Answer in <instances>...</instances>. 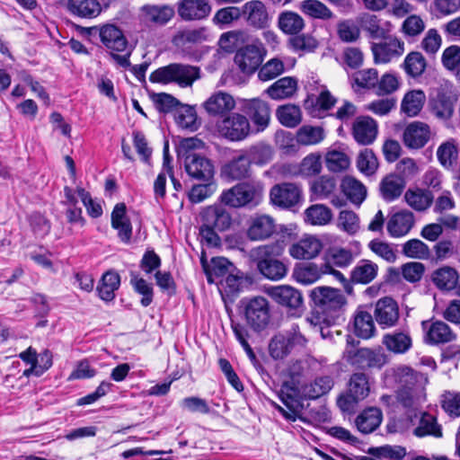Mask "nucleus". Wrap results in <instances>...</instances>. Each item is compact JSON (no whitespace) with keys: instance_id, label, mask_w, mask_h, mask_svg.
<instances>
[{"instance_id":"1","label":"nucleus","mask_w":460,"mask_h":460,"mask_svg":"<svg viewBox=\"0 0 460 460\" xmlns=\"http://www.w3.org/2000/svg\"><path fill=\"white\" fill-rule=\"evenodd\" d=\"M199 217L202 239L210 246L219 245L221 239L217 233L227 231L233 224L230 211L221 204H215L202 208Z\"/></svg>"},{"instance_id":"2","label":"nucleus","mask_w":460,"mask_h":460,"mask_svg":"<svg viewBox=\"0 0 460 460\" xmlns=\"http://www.w3.org/2000/svg\"><path fill=\"white\" fill-rule=\"evenodd\" d=\"M284 247L280 243L260 245L251 251L259 272L268 279L278 281L288 274V266L277 257L282 255Z\"/></svg>"},{"instance_id":"3","label":"nucleus","mask_w":460,"mask_h":460,"mask_svg":"<svg viewBox=\"0 0 460 460\" xmlns=\"http://www.w3.org/2000/svg\"><path fill=\"white\" fill-rule=\"evenodd\" d=\"M309 298L314 310L323 315V322L327 325L334 323L347 303L340 289L327 286H319L311 289Z\"/></svg>"},{"instance_id":"4","label":"nucleus","mask_w":460,"mask_h":460,"mask_svg":"<svg viewBox=\"0 0 460 460\" xmlns=\"http://www.w3.org/2000/svg\"><path fill=\"white\" fill-rule=\"evenodd\" d=\"M263 184L260 181H243L224 190L220 196L223 204L234 208H253L262 200Z\"/></svg>"},{"instance_id":"5","label":"nucleus","mask_w":460,"mask_h":460,"mask_svg":"<svg viewBox=\"0 0 460 460\" xmlns=\"http://www.w3.org/2000/svg\"><path fill=\"white\" fill-rule=\"evenodd\" d=\"M307 342L298 324H292L289 329L271 337L268 346L269 354L274 360H283L293 352L305 349Z\"/></svg>"},{"instance_id":"6","label":"nucleus","mask_w":460,"mask_h":460,"mask_svg":"<svg viewBox=\"0 0 460 460\" xmlns=\"http://www.w3.org/2000/svg\"><path fill=\"white\" fill-rule=\"evenodd\" d=\"M359 341L350 336L347 338V347L343 352V358L349 365L359 368H382L387 362L386 355L380 349L360 348L355 349Z\"/></svg>"},{"instance_id":"7","label":"nucleus","mask_w":460,"mask_h":460,"mask_svg":"<svg viewBox=\"0 0 460 460\" xmlns=\"http://www.w3.org/2000/svg\"><path fill=\"white\" fill-rule=\"evenodd\" d=\"M198 78H199V67L180 63H172L159 67L149 76L152 83L164 84L175 83L181 87L192 85Z\"/></svg>"},{"instance_id":"8","label":"nucleus","mask_w":460,"mask_h":460,"mask_svg":"<svg viewBox=\"0 0 460 460\" xmlns=\"http://www.w3.org/2000/svg\"><path fill=\"white\" fill-rule=\"evenodd\" d=\"M266 55L267 49L264 45L256 41L238 49L234 61L242 73L252 75L259 70Z\"/></svg>"},{"instance_id":"9","label":"nucleus","mask_w":460,"mask_h":460,"mask_svg":"<svg viewBox=\"0 0 460 460\" xmlns=\"http://www.w3.org/2000/svg\"><path fill=\"white\" fill-rule=\"evenodd\" d=\"M216 129L220 137L227 140L241 141L249 136L251 126L244 115L232 113L217 121Z\"/></svg>"},{"instance_id":"10","label":"nucleus","mask_w":460,"mask_h":460,"mask_svg":"<svg viewBox=\"0 0 460 460\" xmlns=\"http://www.w3.org/2000/svg\"><path fill=\"white\" fill-rule=\"evenodd\" d=\"M270 199L273 206L292 209L303 200V190L300 185L293 182H282L271 187Z\"/></svg>"},{"instance_id":"11","label":"nucleus","mask_w":460,"mask_h":460,"mask_svg":"<svg viewBox=\"0 0 460 460\" xmlns=\"http://www.w3.org/2000/svg\"><path fill=\"white\" fill-rule=\"evenodd\" d=\"M244 317L247 324L255 332L264 330L270 319V306L266 298L255 296L244 303Z\"/></svg>"},{"instance_id":"12","label":"nucleus","mask_w":460,"mask_h":460,"mask_svg":"<svg viewBox=\"0 0 460 460\" xmlns=\"http://www.w3.org/2000/svg\"><path fill=\"white\" fill-rule=\"evenodd\" d=\"M456 102V97L447 85L433 87L429 94V108L440 119L452 117Z\"/></svg>"},{"instance_id":"13","label":"nucleus","mask_w":460,"mask_h":460,"mask_svg":"<svg viewBox=\"0 0 460 460\" xmlns=\"http://www.w3.org/2000/svg\"><path fill=\"white\" fill-rule=\"evenodd\" d=\"M241 111L252 120L258 131L264 130L270 123V107L260 98L244 99L241 102Z\"/></svg>"},{"instance_id":"14","label":"nucleus","mask_w":460,"mask_h":460,"mask_svg":"<svg viewBox=\"0 0 460 460\" xmlns=\"http://www.w3.org/2000/svg\"><path fill=\"white\" fill-rule=\"evenodd\" d=\"M184 168L188 175L197 181H210L215 173L212 162L206 156L193 152L186 154Z\"/></svg>"},{"instance_id":"15","label":"nucleus","mask_w":460,"mask_h":460,"mask_svg":"<svg viewBox=\"0 0 460 460\" xmlns=\"http://www.w3.org/2000/svg\"><path fill=\"white\" fill-rule=\"evenodd\" d=\"M266 293L276 304L288 310H297L304 304L302 293L288 285L270 287L266 289Z\"/></svg>"},{"instance_id":"16","label":"nucleus","mask_w":460,"mask_h":460,"mask_svg":"<svg viewBox=\"0 0 460 460\" xmlns=\"http://www.w3.org/2000/svg\"><path fill=\"white\" fill-rule=\"evenodd\" d=\"M277 232L275 219L267 214H254L248 222L246 234L251 241H264Z\"/></svg>"},{"instance_id":"17","label":"nucleus","mask_w":460,"mask_h":460,"mask_svg":"<svg viewBox=\"0 0 460 460\" xmlns=\"http://www.w3.org/2000/svg\"><path fill=\"white\" fill-rule=\"evenodd\" d=\"M377 133V123L369 116H359L352 124L351 134L358 145H371L376 140Z\"/></svg>"},{"instance_id":"18","label":"nucleus","mask_w":460,"mask_h":460,"mask_svg":"<svg viewBox=\"0 0 460 460\" xmlns=\"http://www.w3.org/2000/svg\"><path fill=\"white\" fill-rule=\"evenodd\" d=\"M208 0H180L177 3L178 15L183 21H199L207 18L211 13Z\"/></svg>"},{"instance_id":"19","label":"nucleus","mask_w":460,"mask_h":460,"mask_svg":"<svg viewBox=\"0 0 460 460\" xmlns=\"http://www.w3.org/2000/svg\"><path fill=\"white\" fill-rule=\"evenodd\" d=\"M374 315L383 329L394 326L399 320V307L396 301L389 296L379 299L376 304Z\"/></svg>"},{"instance_id":"20","label":"nucleus","mask_w":460,"mask_h":460,"mask_svg":"<svg viewBox=\"0 0 460 460\" xmlns=\"http://www.w3.org/2000/svg\"><path fill=\"white\" fill-rule=\"evenodd\" d=\"M242 14L247 23L255 29H265L270 22V15L265 4L260 0H252L243 5Z\"/></svg>"},{"instance_id":"21","label":"nucleus","mask_w":460,"mask_h":460,"mask_svg":"<svg viewBox=\"0 0 460 460\" xmlns=\"http://www.w3.org/2000/svg\"><path fill=\"white\" fill-rule=\"evenodd\" d=\"M102 43L111 52H124L128 49V41L123 31L114 24H105L100 29Z\"/></svg>"},{"instance_id":"22","label":"nucleus","mask_w":460,"mask_h":460,"mask_svg":"<svg viewBox=\"0 0 460 460\" xmlns=\"http://www.w3.org/2000/svg\"><path fill=\"white\" fill-rule=\"evenodd\" d=\"M203 107L209 116L223 118L234 109L235 101L229 93L217 92L203 103Z\"/></svg>"},{"instance_id":"23","label":"nucleus","mask_w":460,"mask_h":460,"mask_svg":"<svg viewBox=\"0 0 460 460\" xmlns=\"http://www.w3.org/2000/svg\"><path fill=\"white\" fill-rule=\"evenodd\" d=\"M430 130L428 124L420 121L410 123L403 132V143L412 149L423 147L429 139Z\"/></svg>"},{"instance_id":"24","label":"nucleus","mask_w":460,"mask_h":460,"mask_svg":"<svg viewBox=\"0 0 460 460\" xmlns=\"http://www.w3.org/2000/svg\"><path fill=\"white\" fill-rule=\"evenodd\" d=\"M111 226L118 231L119 239L124 243H129L132 237V225L127 217L125 203L115 205L111 212Z\"/></svg>"},{"instance_id":"25","label":"nucleus","mask_w":460,"mask_h":460,"mask_svg":"<svg viewBox=\"0 0 460 460\" xmlns=\"http://www.w3.org/2000/svg\"><path fill=\"white\" fill-rule=\"evenodd\" d=\"M372 51L376 62L387 63L403 53L404 43L396 38H389L384 42L373 44Z\"/></svg>"},{"instance_id":"26","label":"nucleus","mask_w":460,"mask_h":460,"mask_svg":"<svg viewBox=\"0 0 460 460\" xmlns=\"http://www.w3.org/2000/svg\"><path fill=\"white\" fill-rule=\"evenodd\" d=\"M322 248L323 244L319 239L306 236L290 246L289 254L295 259L310 260L316 257Z\"/></svg>"},{"instance_id":"27","label":"nucleus","mask_w":460,"mask_h":460,"mask_svg":"<svg viewBox=\"0 0 460 460\" xmlns=\"http://www.w3.org/2000/svg\"><path fill=\"white\" fill-rule=\"evenodd\" d=\"M298 89V81L294 76H285L270 85L264 93L272 100L292 98Z\"/></svg>"},{"instance_id":"28","label":"nucleus","mask_w":460,"mask_h":460,"mask_svg":"<svg viewBox=\"0 0 460 460\" xmlns=\"http://www.w3.org/2000/svg\"><path fill=\"white\" fill-rule=\"evenodd\" d=\"M279 399L287 409L289 410V416H287V420L289 421H295L304 409L298 390L285 384L280 389Z\"/></svg>"},{"instance_id":"29","label":"nucleus","mask_w":460,"mask_h":460,"mask_svg":"<svg viewBox=\"0 0 460 460\" xmlns=\"http://www.w3.org/2000/svg\"><path fill=\"white\" fill-rule=\"evenodd\" d=\"M66 9L70 14L82 19H93L102 12L99 0H68Z\"/></svg>"},{"instance_id":"30","label":"nucleus","mask_w":460,"mask_h":460,"mask_svg":"<svg viewBox=\"0 0 460 460\" xmlns=\"http://www.w3.org/2000/svg\"><path fill=\"white\" fill-rule=\"evenodd\" d=\"M413 225V214L410 211H401L394 214L388 220L387 231L392 237H401L407 234Z\"/></svg>"},{"instance_id":"31","label":"nucleus","mask_w":460,"mask_h":460,"mask_svg":"<svg viewBox=\"0 0 460 460\" xmlns=\"http://www.w3.org/2000/svg\"><path fill=\"white\" fill-rule=\"evenodd\" d=\"M377 272L376 263L369 260H360L350 271L351 285H367L376 278Z\"/></svg>"},{"instance_id":"32","label":"nucleus","mask_w":460,"mask_h":460,"mask_svg":"<svg viewBox=\"0 0 460 460\" xmlns=\"http://www.w3.org/2000/svg\"><path fill=\"white\" fill-rule=\"evenodd\" d=\"M405 185L406 183L403 177L396 174H389L380 182V195L386 202L394 201L402 195Z\"/></svg>"},{"instance_id":"33","label":"nucleus","mask_w":460,"mask_h":460,"mask_svg":"<svg viewBox=\"0 0 460 460\" xmlns=\"http://www.w3.org/2000/svg\"><path fill=\"white\" fill-rule=\"evenodd\" d=\"M456 333L442 321H436L429 325L425 341L430 345H438L451 342L456 339Z\"/></svg>"},{"instance_id":"34","label":"nucleus","mask_w":460,"mask_h":460,"mask_svg":"<svg viewBox=\"0 0 460 460\" xmlns=\"http://www.w3.org/2000/svg\"><path fill=\"white\" fill-rule=\"evenodd\" d=\"M431 280L441 291H451L459 282V274L452 267L443 266L432 272Z\"/></svg>"},{"instance_id":"35","label":"nucleus","mask_w":460,"mask_h":460,"mask_svg":"<svg viewBox=\"0 0 460 460\" xmlns=\"http://www.w3.org/2000/svg\"><path fill=\"white\" fill-rule=\"evenodd\" d=\"M383 344L387 350L394 354H404L412 346L411 338L407 332H393L383 336Z\"/></svg>"},{"instance_id":"36","label":"nucleus","mask_w":460,"mask_h":460,"mask_svg":"<svg viewBox=\"0 0 460 460\" xmlns=\"http://www.w3.org/2000/svg\"><path fill=\"white\" fill-rule=\"evenodd\" d=\"M383 414L380 409L369 407L364 410L356 419V426L363 434L375 431L381 424Z\"/></svg>"},{"instance_id":"37","label":"nucleus","mask_w":460,"mask_h":460,"mask_svg":"<svg viewBox=\"0 0 460 460\" xmlns=\"http://www.w3.org/2000/svg\"><path fill=\"white\" fill-rule=\"evenodd\" d=\"M251 163L245 154L234 157L222 168V172L232 180H242L249 177Z\"/></svg>"},{"instance_id":"38","label":"nucleus","mask_w":460,"mask_h":460,"mask_svg":"<svg viewBox=\"0 0 460 460\" xmlns=\"http://www.w3.org/2000/svg\"><path fill=\"white\" fill-rule=\"evenodd\" d=\"M120 286V277L114 270L106 271L97 287V292L100 298L103 301L110 302L115 298V291Z\"/></svg>"},{"instance_id":"39","label":"nucleus","mask_w":460,"mask_h":460,"mask_svg":"<svg viewBox=\"0 0 460 460\" xmlns=\"http://www.w3.org/2000/svg\"><path fill=\"white\" fill-rule=\"evenodd\" d=\"M303 17L293 11H284L279 14L278 27L288 35H296L305 28Z\"/></svg>"},{"instance_id":"40","label":"nucleus","mask_w":460,"mask_h":460,"mask_svg":"<svg viewBox=\"0 0 460 460\" xmlns=\"http://www.w3.org/2000/svg\"><path fill=\"white\" fill-rule=\"evenodd\" d=\"M353 332L356 336L369 339L374 336L376 327L370 313L358 309L354 314Z\"/></svg>"},{"instance_id":"41","label":"nucleus","mask_w":460,"mask_h":460,"mask_svg":"<svg viewBox=\"0 0 460 460\" xmlns=\"http://www.w3.org/2000/svg\"><path fill=\"white\" fill-rule=\"evenodd\" d=\"M412 433L417 438L427 436L441 438L443 435L442 428L438 423L437 418L429 412L421 413L418 426L413 429Z\"/></svg>"},{"instance_id":"42","label":"nucleus","mask_w":460,"mask_h":460,"mask_svg":"<svg viewBox=\"0 0 460 460\" xmlns=\"http://www.w3.org/2000/svg\"><path fill=\"white\" fill-rule=\"evenodd\" d=\"M323 275V264L317 266L313 262H305L296 265L293 271L294 279L302 284H312Z\"/></svg>"},{"instance_id":"43","label":"nucleus","mask_w":460,"mask_h":460,"mask_svg":"<svg viewBox=\"0 0 460 460\" xmlns=\"http://www.w3.org/2000/svg\"><path fill=\"white\" fill-rule=\"evenodd\" d=\"M341 188L347 199L355 205L359 206L367 196L366 187L353 177H345Z\"/></svg>"},{"instance_id":"44","label":"nucleus","mask_w":460,"mask_h":460,"mask_svg":"<svg viewBox=\"0 0 460 460\" xmlns=\"http://www.w3.org/2000/svg\"><path fill=\"white\" fill-rule=\"evenodd\" d=\"M146 20L159 25L167 23L174 15V10L169 5L146 4L142 7Z\"/></svg>"},{"instance_id":"45","label":"nucleus","mask_w":460,"mask_h":460,"mask_svg":"<svg viewBox=\"0 0 460 460\" xmlns=\"http://www.w3.org/2000/svg\"><path fill=\"white\" fill-rule=\"evenodd\" d=\"M333 386L330 376H319L314 382L302 386V394L307 399H317L328 394Z\"/></svg>"},{"instance_id":"46","label":"nucleus","mask_w":460,"mask_h":460,"mask_svg":"<svg viewBox=\"0 0 460 460\" xmlns=\"http://www.w3.org/2000/svg\"><path fill=\"white\" fill-rule=\"evenodd\" d=\"M244 154L249 158L251 164L262 166L272 161L274 150L270 145L259 142L251 146Z\"/></svg>"},{"instance_id":"47","label":"nucleus","mask_w":460,"mask_h":460,"mask_svg":"<svg viewBox=\"0 0 460 460\" xmlns=\"http://www.w3.org/2000/svg\"><path fill=\"white\" fill-rule=\"evenodd\" d=\"M426 101V96L421 90H412L408 92L401 103V111L409 117L417 116Z\"/></svg>"},{"instance_id":"48","label":"nucleus","mask_w":460,"mask_h":460,"mask_svg":"<svg viewBox=\"0 0 460 460\" xmlns=\"http://www.w3.org/2000/svg\"><path fill=\"white\" fill-rule=\"evenodd\" d=\"M276 116L279 123L287 128H296L302 121L300 107L292 103L278 107Z\"/></svg>"},{"instance_id":"49","label":"nucleus","mask_w":460,"mask_h":460,"mask_svg":"<svg viewBox=\"0 0 460 460\" xmlns=\"http://www.w3.org/2000/svg\"><path fill=\"white\" fill-rule=\"evenodd\" d=\"M325 138L322 127L304 125L296 131V140L301 146H313L321 143Z\"/></svg>"},{"instance_id":"50","label":"nucleus","mask_w":460,"mask_h":460,"mask_svg":"<svg viewBox=\"0 0 460 460\" xmlns=\"http://www.w3.org/2000/svg\"><path fill=\"white\" fill-rule=\"evenodd\" d=\"M332 219V210L325 205H311L305 210V220L312 226H325Z\"/></svg>"},{"instance_id":"51","label":"nucleus","mask_w":460,"mask_h":460,"mask_svg":"<svg viewBox=\"0 0 460 460\" xmlns=\"http://www.w3.org/2000/svg\"><path fill=\"white\" fill-rule=\"evenodd\" d=\"M437 157L444 168H453L458 158V147L456 140L449 139L442 143L437 150Z\"/></svg>"},{"instance_id":"52","label":"nucleus","mask_w":460,"mask_h":460,"mask_svg":"<svg viewBox=\"0 0 460 460\" xmlns=\"http://www.w3.org/2000/svg\"><path fill=\"white\" fill-rule=\"evenodd\" d=\"M299 8L305 15L314 19L325 21L333 17V13L319 0H304Z\"/></svg>"},{"instance_id":"53","label":"nucleus","mask_w":460,"mask_h":460,"mask_svg":"<svg viewBox=\"0 0 460 460\" xmlns=\"http://www.w3.org/2000/svg\"><path fill=\"white\" fill-rule=\"evenodd\" d=\"M352 87L358 89L371 90L378 84V71L376 68H366L358 70L351 75Z\"/></svg>"},{"instance_id":"54","label":"nucleus","mask_w":460,"mask_h":460,"mask_svg":"<svg viewBox=\"0 0 460 460\" xmlns=\"http://www.w3.org/2000/svg\"><path fill=\"white\" fill-rule=\"evenodd\" d=\"M426 66V59L419 51H411L404 58L403 68L406 74L412 78L420 77L424 73Z\"/></svg>"},{"instance_id":"55","label":"nucleus","mask_w":460,"mask_h":460,"mask_svg":"<svg viewBox=\"0 0 460 460\" xmlns=\"http://www.w3.org/2000/svg\"><path fill=\"white\" fill-rule=\"evenodd\" d=\"M368 378L364 373H354L349 382V393L356 400H364L369 394Z\"/></svg>"},{"instance_id":"56","label":"nucleus","mask_w":460,"mask_h":460,"mask_svg":"<svg viewBox=\"0 0 460 460\" xmlns=\"http://www.w3.org/2000/svg\"><path fill=\"white\" fill-rule=\"evenodd\" d=\"M404 199L407 204L413 209L423 211L431 205L433 195L429 191L420 189L416 190H408L404 194Z\"/></svg>"},{"instance_id":"57","label":"nucleus","mask_w":460,"mask_h":460,"mask_svg":"<svg viewBox=\"0 0 460 460\" xmlns=\"http://www.w3.org/2000/svg\"><path fill=\"white\" fill-rule=\"evenodd\" d=\"M379 166L378 159L372 149L365 148L357 157V167L360 172L367 176L374 175Z\"/></svg>"},{"instance_id":"58","label":"nucleus","mask_w":460,"mask_h":460,"mask_svg":"<svg viewBox=\"0 0 460 460\" xmlns=\"http://www.w3.org/2000/svg\"><path fill=\"white\" fill-rule=\"evenodd\" d=\"M285 72L284 62L279 58H273L265 64L261 65L258 70V78L261 82L273 80Z\"/></svg>"},{"instance_id":"59","label":"nucleus","mask_w":460,"mask_h":460,"mask_svg":"<svg viewBox=\"0 0 460 460\" xmlns=\"http://www.w3.org/2000/svg\"><path fill=\"white\" fill-rule=\"evenodd\" d=\"M369 453L381 459L402 460L407 456V450L404 447L399 445H385L370 448Z\"/></svg>"},{"instance_id":"60","label":"nucleus","mask_w":460,"mask_h":460,"mask_svg":"<svg viewBox=\"0 0 460 460\" xmlns=\"http://www.w3.org/2000/svg\"><path fill=\"white\" fill-rule=\"evenodd\" d=\"M242 13L236 6H227L217 10L212 19L213 23L220 29H225L240 19Z\"/></svg>"},{"instance_id":"61","label":"nucleus","mask_w":460,"mask_h":460,"mask_svg":"<svg viewBox=\"0 0 460 460\" xmlns=\"http://www.w3.org/2000/svg\"><path fill=\"white\" fill-rule=\"evenodd\" d=\"M130 284L134 290L143 296L140 300L141 305L144 307H147L153 302L154 293L152 285L147 283L146 279L138 278V275L133 271L130 273Z\"/></svg>"},{"instance_id":"62","label":"nucleus","mask_w":460,"mask_h":460,"mask_svg":"<svg viewBox=\"0 0 460 460\" xmlns=\"http://www.w3.org/2000/svg\"><path fill=\"white\" fill-rule=\"evenodd\" d=\"M148 93L159 112L167 113L181 105L180 102L169 93H155L154 92H149Z\"/></svg>"},{"instance_id":"63","label":"nucleus","mask_w":460,"mask_h":460,"mask_svg":"<svg viewBox=\"0 0 460 460\" xmlns=\"http://www.w3.org/2000/svg\"><path fill=\"white\" fill-rule=\"evenodd\" d=\"M402 253L408 258L427 259L429 256V246L419 239H411L402 245Z\"/></svg>"},{"instance_id":"64","label":"nucleus","mask_w":460,"mask_h":460,"mask_svg":"<svg viewBox=\"0 0 460 460\" xmlns=\"http://www.w3.org/2000/svg\"><path fill=\"white\" fill-rule=\"evenodd\" d=\"M326 167L333 172L346 170L349 165L348 155L341 151L332 150L327 153L325 157Z\"/></svg>"}]
</instances>
